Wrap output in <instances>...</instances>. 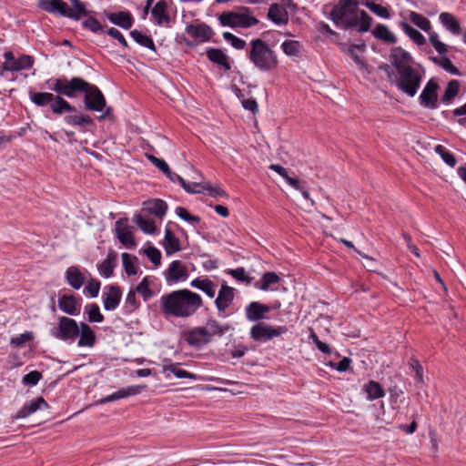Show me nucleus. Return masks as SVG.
<instances>
[{
  "mask_svg": "<svg viewBox=\"0 0 466 466\" xmlns=\"http://www.w3.org/2000/svg\"><path fill=\"white\" fill-rule=\"evenodd\" d=\"M116 261V254L115 252H110L106 258L99 265V272L104 278H109L113 275Z\"/></svg>",
  "mask_w": 466,
  "mask_h": 466,
  "instance_id": "nucleus-36",
  "label": "nucleus"
},
{
  "mask_svg": "<svg viewBox=\"0 0 466 466\" xmlns=\"http://www.w3.org/2000/svg\"><path fill=\"white\" fill-rule=\"evenodd\" d=\"M122 257V263L125 269V272L128 276H133L137 273V267L135 265V261L137 260V258L134 256H131L128 253H123L121 255Z\"/></svg>",
  "mask_w": 466,
  "mask_h": 466,
  "instance_id": "nucleus-47",
  "label": "nucleus"
},
{
  "mask_svg": "<svg viewBox=\"0 0 466 466\" xmlns=\"http://www.w3.org/2000/svg\"><path fill=\"white\" fill-rule=\"evenodd\" d=\"M234 299V289L222 285L215 300L216 307L220 313H224Z\"/></svg>",
  "mask_w": 466,
  "mask_h": 466,
  "instance_id": "nucleus-16",
  "label": "nucleus"
},
{
  "mask_svg": "<svg viewBox=\"0 0 466 466\" xmlns=\"http://www.w3.org/2000/svg\"><path fill=\"white\" fill-rule=\"evenodd\" d=\"M145 254L147 255V257L150 259V261L155 266L160 265L161 253H160V251L157 248H155V247H148L145 250Z\"/></svg>",
  "mask_w": 466,
  "mask_h": 466,
  "instance_id": "nucleus-61",
  "label": "nucleus"
},
{
  "mask_svg": "<svg viewBox=\"0 0 466 466\" xmlns=\"http://www.w3.org/2000/svg\"><path fill=\"white\" fill-rule=\"evenodd\" d=\"M67 283L75 289H79L85 283V277L77 267L71 266L66 271Z\"/></svg>",
  "mask_w": 466,
  "mask_h": 466,
  "instance_id": "nucleus-25",
  "label": "nucleus"
},
{
  "mask_svg": "<svg viewBox=\"0 0 466 466\" xmlns=\"http://www.w3.org/2000/svg\"><path fill=\"white\" fill-rule=\"evenodd\" d=\"M286 326H271L265 323H258L250 329V337L255 341L266 342L273 338L287 333Z\"/></svg>",
  "mask_w": 466,
  "mask_h": 466,
  "instance_id": "nucleus-9",
  "label": "nucleus"
},
{
  "mask_svg": "<svg viewBox=\"0 0 466 466\" xmlns=\"http://www.w3.org/2000/svg\"><path fill=\"white\" fill-rule=\"evenodd\" d=\"M107 18L111 23L124 29H129L133 25V18L127 12L109 13Z\"/></svg>",
  "mask_w": 466,
  "mask_h": 466,
  "instance_id": "nucleus-27",
  "label": "nucleus"
},
{
  "mask_svg": "<svg viewBox=\"0 0 466 466\" xmlns=\"http://www.w3.org/2000/svg\"><path fill=\"white\" fill-rule=\"evenodd\" d=\"M79 347H92L96 341V335L93 329L85 322L79 325Z\"/></svg>",
  "mask_w": 466,
  "mask_h": 466,
  "instance_id": "nucleus-23",
  "label": "nucleus"
},
{
  "mask_svg": "<svg viewBox=\"0 0 466 466\" xmlns=\"http://www.w3.org/2000/svg\"><path fill=\"white\" fill-rule=\"evenodd\" d=\"M41 378H42V375L39 371L33 370V371H30L29 373L25 374L23 377L22 381L25 385L35 386L38 383V381L41 380Z\"/></svg>",
  "mask_w": 466,
  "mask_h": 466,
  "instance_id": "nucleus-62",
  "label": "nucleus"
},
{
  "mask_svg": "<svg viewBox=\"0 0 466 466\" xmlns=\"http://www.w3.org/2000/svg\"><path fill=\"white\" fill-rule=\"evenodd\" d=\"M409 19L410 20L411 23H413L415 25H417L424 32H430L431 29L430 20L420 14H418L414 11H410L409 14Z\"/></svg>",
  "mask_w": 466,
  "mask_h": 466,
  "instance_id": "nucleus-41",
  "label": "nucleus"
},
{
  "mask_svg": "<svg viewBox=\"0 0 466 466\" xmlns=\"http://www.w3.org/2000/svg\"><path fill=\"white\" fill-rule=\"evenodd\" d=\"M201 186L199 193L208 191L211 197H226L227 193L220 187H212L209 184L198 183Z\"/></svg>",
  "mask_w": 466,
  "mask_h": 466,
  "instance_id": "nucleus-57",
  "label": "nucleus"
},
{
  "mask_svg": "<svg viewBox=\"0 0 466 466\" xmlns=\"http://www.w3.org/2000/svg\"><path fill=\"white\" fill-rule=\"evenodd\" d=\"M246 318L249 321H258L265 319V315L270 311V307L259 302H250L246 307Z\"/></svg>",
  "mask_w": 466,
  "mask_h": 466,
  "instance_id": "nucleus-19",
  "label": "nucleus"
},
{
  "mask_svg": "<svg viewBox=\"0 0 466 466\" xmlns=\"http://www.w3.org/2000/svg\"><path fill=\"white\" fill-rule=\"evenodd\" d=\"M433 62L441 66L445 71L455 76H461L460 70L451 63V59L443 56L441 59L434 57Z\"/></svg>",
  "mask_w": 466,
  "mask_h": 466,
  "instance_id": "nucleus-50",
  "label": "nucleus"
},
{
  "mask_svg": "<svg viewBox=\"0 0 466 466\" xmlns=\"http://www.w3.org/2000/svg\"><path fill=\"white\" fill-rule=\"evenodd\" d=\"M51 89L67 97H74L78 92L85 93L86 108L91 111L101 112L106 106V99L99 88L81 77L57 78L54 81Z\"/></svg>",
  "mask_w": 466,
  "mask_h": 466,
  "instance_id": "nucleus-2",
  "label": "nucleus"
},
{
  "mask_svg": "<svg viewBox=\"0 0 466 466\" xmlns=\"http://www.w3.org/2000/svg\"><path fill=\"white\" fill-rule=\"evenodd\" d=\"M280 278L276 272L269 271L263 274L259 283H256L255 286L262 290H268L273 284L279 283Z\"/></svg>",
  "mask_w": 466,
  "mask_h": 466,
  "instance_id": "nucleus-40",
  "label": "nucleus"
},
{
  "mask_svg": "<svg viewBox=\"0 0 466 466\" xmlns=\"http://www.w3.org/2000/svg\"><path fill=\"white\" fill-rule=\"evenodd\" d=\"M190 286L202 290L209 298H213L216 294V285L208 279H195L190 282Z\"/></svg>",
  "mask_w": 466,
  "mask_h": 466,
  "instance_id": "nucleus-31",
  "label": "nucleus"
},
{
  "mask_svg": "<svg viewBox=\"0 0 466 466\" xmlns=\"http://www.w3.org/2000/svg\"><path fill=\"white\" fill-rule=\"evenodd\" d=\"M186 32L195 39L202 42L209 41L213 35V30L206 24L188 25L186 27Z\"/></svg>",
  "mask_w": 466,
  "mask_h": 466,
  "instance_id": "nucleus-18",
  "label": "nucleus"
},
{
  "mask_svg": "<svg viewBox=\"0 0 466 466\" xmlns=\"http://www.w3.org/2000/svg\"><path fill=\"white\" fill-rule=\"evenodd\" d=\"M51 335L60 340L74 342L79 335V325L69 317L58 318V324L50 330Z\"/></svg>",
  "mask_w": 466,
  "mask_h": 466,
  "instance_id": "nucleus-8",
  "label": "nucleus"
},
{
  "mask_svg": "<svg viewBox=\"0 0 466 466\" xmlns=\"http://www.w3.org/2000/svg\"><path fill=\"white\" fill-rule=\"evenodd\" d=\"M208 58L220 66H222L226 71L231 69V66L228 60L227 55L218 48H208L207 51Z\"/></svg>",
  "mask_w": 466,
  "mask_h": 466,
  "instance_id": "nucleus-24",
  "label": "nucleus"
},
{
  "mask_svg": "<svg viewBox=\"0 0 466 466\" xmlns=\"http://www.w3.org/2000/svg\"><path fill=\"white\" fill-rule=\"evenodd\" d=\"M330 18L337 26L344 29L357 26L361 33L368 32L373 21L366 11L359 9L356 0H339L332 8Z\"/></svg>",
  "mask_w": 466,
  "mask_h": 466,
  "instance_id": "nucleus-3",
  "label": "nucleus"
},
{
  "mask_svg": "<svg viewBox=\"0 0 466 466\" xmlns=\"http://www.w3.org/2000/svg\"><path fill=\"white\" fill-rule=\"evenodd\" d=\"M145 209L157 217L162 218L167 209V203L162 199H153L144 202Z\"/></svg>",
  "mask_w": 466,
  "mask_h": 466,
  "instance_id": "nucleus-33",
  "label": "nucleus"
},
{
  "mask_svg": "<svg viewBox=\"0 0 466 466\" xmlns=\"http://www.w3.org/2000/svg\"><path fill=\"white\" fill-rule=\"evenodd\" d=\"M48 409L49 405L42 397H38L29 403L25 404L24 407L16 413L15 419H24L35 412L37 410Z\"/></svg>",
  "mask_w": 466,
  "mask_h": 466,
  "instance_id": "nucleus-20",
  "label": "nucleus"
},
{
  "mask_svg": "<svg viewBox=\"0 0 466 466\" xmlns=\"http://www.w3.org/2000/svg\"><path fill=\"white\" fill-rule=\"evenodd\" d=\"M121 291L118 287L110 286L105 293L103 302L106 310H114L120 302Z\"/></svg>",
  "mask_w": 466,
  "mask_h": 466,
  "instance_id": "nucleus-22",
  "label": "nucleus"
},
{
  "mask_svg": "<svg viewBox=\"0 0 466 466\" xmlns=\"http://www.w3.org/2000/svg\"><path fill=\"white\" fill-rule=\"evenodd\" d=\"M228 274H230L238 281L246 282L247 284H249L252 280V279L246 274V270L244 268L229 269Z\"/></svg>",
  "mask_w": 466,
  "mask_h": 466,
  "instance_id": "nucleus-60",
  "label": "nucleus"
},
{
  "mask_svg": "<svg viewBox=\"0 0 466 466\" xmlns=\"http://www.w3.org/2000/svg\"><path fill=\"white\" fill-rule=\"evenodd\" d=\"M249 61L260 72H271L279 65L276 52L262 39H252L247 49Z\"/></svg>",
  "mask_w": 466,
  "mask_h": 466,
  "instance_id": "nucleus-4",
  "label": "nucleus"
},
{
  "mask_svg": "<svg viewBox=\"0 0 466 466\" xmlns=\"http://www.w3.org/2000/svg\"><path fill=\"white\" fill-rule=\"evenodd\" d=\"M136 292H138L147 301L149 298L152 297V290L149 289V282L147 278H144L141 282L137 285Z\"/></svg>",
  "mask_w": 466,
  "mask_h": 466,
  "instance_id": "nucleus-56",
  "label": "nucleus"
},
{
  "mask_svg": "<svg viewBox=\"0 0 466 466\" xmlns=\"http://www.w3.org/2000/svg\"><path fill=\"white\" fill-rule=\"evenodd\" d=\"M16 62L17 66H11L10 68H15L17 71H20L32 67L34 64V59L30 56L23 55L16 60Z\"/></svg>",
  "mask_w": 466,
  "mask_h": 466,
  "instance_id": "nucleus-58",
  "label": "nucleus"
},
{
  "mask_svg": "<svg viewBox=\"0 0 466 466\" xmlns=\"http://www.w3.org/2000/svg\"><path fill=\"white\" fill-rule=\"evenodd\" d=\"M82 25L84 28L88 29L94 33L103 31L102 25L98 22L97 19L94 17H88L82 23Z\"/></svg>",
  "mask_w": 466,
  "mask_h": 466,
  "instance_id": "nucleus-63",
  "label": "nucleus"
},
{
  "mask_svg": "<svg viewBox=\"0 0 466 466\" xmlns=\"http://www.w3.org/2000/svg\"><path fill=\"white\" fill-rule=\"evenodd\" d=\"M86 312L88 315L89 322H102L104 320V316L101 314L99 307L95 303L86 305Z\"/></svg>",
  "mask_w": 466,
  "mask_h": 466,
  "instance_id": "nucleus-51",
  "label": "nucleus"
},
{
  "mask_svg": "<svg viewBox=\"0 0 466 466\" xmlns=\"http://www.w3.org/2000/svg\"><path fill=\"white\" fill-rule=\"evenodd\" d=\"M175 212L181 219L187 222L198 223L200 221L199 217L189 214L185 208L177 207Z\"/></svg>",
  "mask_w": 466,
  "mask_h": 466,
  "instance_id": "nucleus-59",
  "label": "nucleus"
},
{
  "mask_svg": "<svg viewBox=\"0 0 466 466\" xmlns=\"http://www.w3.org/2000/svg\"><path fill=\"white\" fill-rule=\"evenodd\" d=\"M55 95L48 92H36L31 95V100L38 106H45L52 104Z\"/></svg>",
  "mask_w": 466,
  "mask_h": 466,
  "instance_id": "nucleus-45",
  "label": "nucleus"
},
{
  "mask_svg": "<svg viewBox=\"0 0 466 466\" xmlns=\"http://www.w3.org/2000/svg\"><path fill=\"white\" fill-rule=\"evenodd\" d=\"M397 73L399 75L396 79L398 88L409 96H414L421 83V76L419 71L411 66Z\"/></svg>",
  "mask_w": 466,
  "mask_h": 466,
  "instance_id": "nucleus-7",
  "label": "nucleus"
},
{
  "mask_svg": "<svg viewBox=\"0 0 466 466\" xmlns=\"http://www.w3.org/2000/svg\"><path fill=\"white\" fill-rule=\"evenodd\" d=\"M146 386L144 385H136V386H128L127 388H122L118 390L117 391L114 392L113 394H110L105 398H102L97 401L98 404H106L108 402H112L117 400L125 399L129 396L137 395L141 392L143 389H145Z\"/></svg>",
  "mask_w": 466,
  "mask_h": 466,
  "instance_id": "nucleus-14",
  "label": "nucleus"
},
{
  "mask_svg": "<svg viewBox=\"0 0 466 466\" xmlns=\"http://www.w3.org/2000/svg\"><path fill=\"white\" fill-rule=\"evenodd\" d=\"M268 17L277 25H285L289 21L288 12L278 4L270 5Z\"/></svg>",
  "mask_w": 466,
  "mask_h": 466,
  "instance_id": "nucleus-26",
  "label": "nucleus"
},
{
  "mask_svg": "<svg viewBox=\"0 0 466 466\" xmlns=\"http://www.w3.org/2000/svg\"><path fill=\"white\" fill-rule=\"evenodd\" d=\"M158 303L162 314L167 319H187L203 306L201 296L187 289L162 295Z\"/></svg>",
  "mask_w": 466,
  "mask_h": 466,
  "instance_id": "nucleus-1",
  "label": "nucleus"
},
{
  "mask_svg": "<svg viewBox=\"0 0 466 466\" xmlns=\"http://www.w3.org/2000/svg\"><path fill=\"white\" fill-rule=\"evenodd\" d=\"M168 1L158 0L151 7V15L156 25H167L170 22V17L167 13Z\"/></svg>",
  "mask_w": 466,
  "mask_h": 466,
  "instance_id": "nucleus-13",
  "label": "nucleus"
},
{
  "mask_svg": "<svg viewBox=\"0 0 466 466\" xmlns=\"http://www.w3.org/2000/svg\"><path fill=\"white\" fill-rule=\"evenodd\" d=\"M137 225L147 234H152L156 230L155 222L151 218H143L141 215L135 217Z\"/></svg>",
  "mask_w": 466,
  "mask_h": 466,
  "instance_id": "nucleus-48",
  "label": "nucleus"
},
{
  "mask_svg": "<svg viewBox=\"0 0 466 466\" xmlns=\"http://www.w3.org/2000/svg\"><path fill=\"white\" fill-rule=\"evenodd\" d=\"M435 152L441 156L442 160L450 167H453L456 165L454 156L449 152L443 146L438 145L435 147Z\"/></svg>",
  "mask_w": 466,
  "mask_h": 466,
  "instance_id": "nucleus-52",
  "label": "nucleus"
},
{
  "mask_svg": "<svg viewBox=\"0 0 466 466\" xmlns=\"http://www.w3.org/2000/svg\"><path fill=\"white\" fill-rule=\"evenodd\" d=\"M207 335L208 333L202 327H197L185 334V339L188 345L195 348H201L210 342Z\"/></svg>",
  "mask_w": 466,
  "mask_h": 466,
  "instance_id": "nucleus-15",
  "label": "nucleus"
},
{
  "mask_svg": "<svg viewBox=\"0 0 466 466\" xmlns=\"http://www.w3.org/2000/svg\"><path fill=\"white\" fill-rule=\"evenodd\" d=\"M80 300L73 295H62L58 299V307L63 312L74 316L80 311Z\"/></svg>",
  "mask_w": 466,
  "mask_h": 466,
  "instance_id": "nucleus-17",
  "label": "nucleus"
},
{
  "mask_svg": "<svg viewBox=\"0 0 466 466\" xmlns=\"http://www.w3.org/2000/svg\"><path fill=\"white\" fill-rule=\"evenodd\" d=\"M138 302L137 300L136 297V291L130 290L125 299V307L127 308V311H134L138 307Z\"/></svg>",
  "mask_w": 466,
  "mask_h": 466,
  "instance_id": "nucleus-64",
  "label": "nucleus"
},
{
  "mask_svg": "<svg viewBox=\"0 0 466 466\" xmlns=\"http://www.w3.org/2000/svg\"><path fill=\"white\" fill-rule=\"evenodd\" d=\"M218 20L223 26L232 28H248L258 23L248 7H241L238 12H224L219 15Z\"/></svg>",
  "mask_w": 466,
  "mask_h": 466,
  "instance_id": "nucleus-6",
  "label": "nucleus"
},
{
  "mask_svg": "<svg viewBox=\"0 0 466 466\" xmlns=\"http://www.w3.org/2000/svg\"><path fill=\"white\" fill-rule=\"evenodd\" d=\"M441 25L453 35L461 33V25L455 16L450 13L443 12L439 16Z\"/></svg>",
  "mask_w": 466,
  "mask_h": 466,
  "instance_id": "nucleus-30",
  "label": "nucleus"
},
{
  "mask_svg": "<svg viewBox=\"0 0 466 466\" xmlns=\"http://www.w3.org/2000/svg\"><path fill=\"white\" fill-rule=\"evenodd\" d=\"M366 49V46L365 44H361V45H352L349 47L348 49V54L350 56V57L354 60V62L361 66V67H364L365 66V63L364 61L360 58V55H359V52L362 53L364 52Z\"/></svg>",
  "mask_w": 466,
  "mask_h": 466,
  "instance_id": "nucleus-49",
  "label": "nucleus"
},
{
  "mask_svg": "<svg viewBox=\"0 0 466 466\" xmlns=\"http://www.w3.org/2000/svg\"><path fill=\"white\" fill-rule=\"evenodd\" d=\"M163 371H170L173 373L177 379H192L196 380L197 376L193 373H190L185 370L180 369L179 363L165 365L163 366Z\"/></svg>",
  "mask_w": 466,
  "mask_h": 466,
  "instance_id": "nucleus-43",
  "label": "nucleus"
},
{
  "mask_svg": "<svg viewBox=\"0 0 466 466\" xmlns=\"http://www.w3.org/2000/svg\"><path fill=\"white\" fill-rule=\"evenodd\" d=\"M51 109L55 114L60 115L64 111L76 112V108L65 100L60 94L55 96V99L51 104Z\"/></svg>",
  "mask_w": 466,
  "mask_h": 466,
  "instance_id": "nucleus-37",
  "label": "nucleus"
},
{
  "mask_svg": "<svg viewBox=\"0 0 466 466\" xmlns=\"http://www.w3.org/2000/svg\"><path fill=\"white\" fill-rule=\"evenodd\" d=\"M163 247L167 255H171L181 249L180 241L175 234L169 229L166 228Z\"/></svg>",
  "mask_w": 466,
  "mask_h": 466,
  "instance_id": "nucleus-28",
  "label": "nucleus"
},
{
  "mask_svg": "<svg viewBox=\"0 0 466 466\" xmlns=\"http://www.w3.org/2000/svg\"><path fill=\"white\" fill-rule=\"evenodd\" d=\"M130 35L140 46L156 51L155 44L150 36L143 35L137 30L131 31Z\"/></svg>",
  "mask_w": 466,
  "mask_h": 466,
  "instance_id": "nucleus-46",
  "label": "nucleus"
},
{
  "mask_svg": "<svg viewBox=\"0 0 466 466\" xmlns=\"http://www.w3.org/2000/svg\"><path fill=\"white\" fill-rule=\"evenodd\" d=\"M223 38L228 42L235 49L242 50L246 47V41L229 32L223 33Z\"/></svg>",
  "mask_w": 466,
  "mask_h": 466,
  "instance_id": "nucleus-53",
  "label": "nucleus"
},
{
  "mask_svg": "<svg viewBox=\"0 0 466 466\" xmlns=\"http://www.w3.org/2000/svg\"><path fill=\"white\" fill-rule=\"evenodd\" d=\"M167 280L177 282L180 279L187 278V269L186 266L179 260H175L170 263L166 276Z\"/></svg>",
  "mask_w": 466,
  "mask_h": 466,
  "instance_id": "nucleus-21",
  "label": "nucleus"
},
{
  "mask_svg": "<svg viewBox=\"0 0 466 466\" xmlns=\"http://www.w3.org/2000/svg\"><path fill=\"white\" fill-rule=\"evenodd\" d=\"M400 27L415 44H417L418 46H422L425 44L426 39L423 36V35L414 27H412L410 24L406 22H401Z\"/></svg>",
  "mask_w": 466,
  "mask_h": 466,
  "instance_id": "nucleus-38",
  "label": "nucleus"
},
{
  "mask_svg": "<svg viewBox=\"0 0 466 466\" xmlns=\"http://www.w3.org/2000/svg\"><path fill=\"white\" fill-rule=\"evenodd\" d=\"M281 48L283 53L288 56H299L301 52L302 46L299 41L287 40L282 43Z\"/></svg>",
  "mask_w": 466,
  "mask_h": 466,
  "instance_id": "nucleus-42",
  "label": "nucleus"
},
{
  "mask_svg": "<svg viewBox=\"0 0 466 466\" xmlns=\"http://www.w3.org/2000/svg\"><path fill=\"white\" fill-rule=\"evenodd\" d=\"M390 61L395 67L396 71H401L411 67L412 56L410 54L400 46L391 48L390 54Z\"/></svg>",
  "mask_w": 466,
  "mask_h": 466,
  "instance_id": "nucleus-12",
  "label": "nucleus"
},
{
  "mask_svg": "<svg viewBox=\"0 0 466 466\" xmlns=\"http://www.w3.org/2000/svg\"><path fill=\"white\" fill-rule=\"evenodd\" d=\"M365 6H367L371 12H373L375 15L381 18H390V15L387 8L384 6L375 4L370 1H366L364 3Z\"/></svg>",
  "mask_w": 466,
  "mask_h": 466,
  "instance_id": "nucleus-54",
  "label": "nucleus"
},
{
  "mask_svg": "<svg viewBox=\"0 0 466 466\" xmlns=\"http://www.w3.org/2000/svg\"><path fill=\"white\" fill-rule=\"evenodd\" d=\"M65 122L71 126L84 127L93 123L92 118L88 115L76 114L68 115L64 118Z\"/></svg>",
  "mask_w": 466,
  "mask_h": 466,
  "instance_id": "nucleus-39",
  "label": "nucleus"
},
{
  "mask_svg": "<svg viewBox=\"0 0 466 466\" xmlns=\"http://www.w3.org/2000/svg\"><path fill=\"white\" fill-rule=\"evenodd\" d=\"M372 35L375 38L387 43L395 44L397 42L396 35L389 29L385 25L379 24L372 31Z\"/></svg>",
  "mask_w": 466,
  "mask_h": 466,
  "instance_id": "nucleus-29",
  "label": "nucleus"
},
{
  "mask_svg": "<svg viewBox=\"0 0 466 466\" xmlns=\"http://www.w3.org/2000/svg\"><path fill=\"white\" fill-rule=\"evenodd\" d=\"M459 91L460 82L456 79L451 80L447 85L445 92L441 97V101L443 103L451 102L459 94Z\"/></svg>",
  "mask_w": 466,
  "mask_h": 466,
  "instance_id": "nucleus-44",
  "label": "nucleus"
},
{
  "mask_svg": "<svg viewBox=\"0 0 466 466\" xmlns=\"http://www.w3.org/2000/svg\"><path fill=\"white\" fill-rule=\"evenodd\" d=\"M73 8H70L66 3L62 0H42L40 6L46 12L51 14L58 13L60 15L74 20H79L81 16L86 15L88 11L85 5L79 0H70Z\"/></svg>",
  "mask_w": 466,
  "mask_h": 466,
  "instance_id": "nucleus-5",
  "label": "nucleus"
},
{
  "mask_svg": "<svg viewBox=\"0 0 466 466\" xmlns=\"http://www.w3.org/2000/svg\"><path fill=\"white\" fill-rule=\"evenodd\" d=\"M438 89L437 82L433 79L429 80L420 96V106L430 109L438 108Z\"/></svg>",
  "mask_w": 466,
  "mask_h": 466,
  "instance_id": "nucleus-10",
  "label": "nucleus"
},
{
  "mask_svg": "<svg viewBox=\"0 0 466 466\" xmlns=\"http://www.w3.org/2000/svg\"><path fill=\"white\" fill-rule=\"evenodd\" d=\"M172 182H178L181 184L183 188L188 193H199L201 186L198 182L187 183L185 179L179 175L172 172L169 169V173H165Z\"/></svg>",
  "mask_w": 466,
  "mask_h": 466,
  "instance_id": "nucleus-35",
  "label": "nucleus"
},
{
  "mask_svg": "<svg viewBox=\"0 0 466 466\" xmlns=\"http://www.w3.org/2000/svg\"><path fill=\"white\" fill-rule=\"evenodd\" d=\"M115 231L118 240L127 248H132L136 246L131 227L128 225V219L127 218H121L116 221Z\"/></svg>",
  "mask_w": 466,
  "mask_h": 466,
  "instance_id": "nucleus-11",
  "label": "nucleus"
},
{
  "mask_svg": "<svg viewBox=\"0 0 466 466\" xmlns=\"http://www.w3.org/2000/svg\"><path fill=\"white\" fill-rule=\"evenodd\" d=\"M363 391L367 394V399L369 400H374L380 398L384 397L385 391L381 385L375 381L370 380L363 386Z\"/></svg>",
  "mask_w": 466,
  "mask_h": 466,
  "instance_id": "nucleus-32",
  "label": "nucleus"
},
{
  "mask_svg": "<svg viewBox=\"0 0 466 466\" xmlns=\"http://www.w3.org/2000/svg\"><path fill=\"white\" fill-rule=\"evenodd\" d=\"M429 41L439 54L443 55L448 51L447 45L440 41L436 32H431Z\"/></svg>",
  "mask_w": 466,
  "mask_h": 466,
  "instance_id": "nucleus-55",
  "label": "nucleus"
},
{
  "mask_svg": "<svg viewBox=\"0 0 466 466\" xmlns=\"http://www.w3.org/2000/svg\"><path fill=\"white\" fill-rule=\"evenodd\" d=\"M203 329L208 333V338L211 341L213 336H221L229 329L228 325L222 326L215 319H208Z\"/></svg>",
  "mask_w": 466,
  "mask_h": 466,
  "instance_id": "nucleus-34",
  "label": "nucleus"
}]
</instances>
